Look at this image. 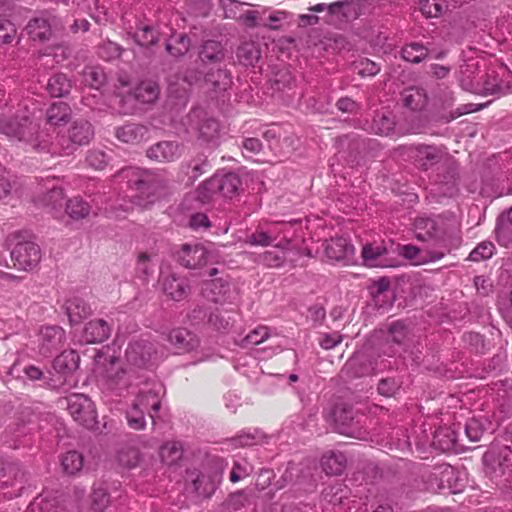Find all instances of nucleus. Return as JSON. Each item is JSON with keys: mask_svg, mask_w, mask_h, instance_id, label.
Here are the masks:
<instances>
[{"mask_svg": "<svg viewBox=\"0 0 512 512\" xmlns=\"http://www.w3.org/2000/svg\"><path fill=\"white\" fill-rule=\"evenodd\" d=\"M414 233L417 240L430 242L434 247L427 250L430 261L442 259L461 243L460 225L454 217H418L414 222Z\"/></svg>", "mask_w": 512, "mask_h": 512, "instance_id": "f257e3e1", "label": "nucleus"}, {"mask_svg": "<svg viewBox=\"0 0 512 512\" xmlns=\"http://www.w3.org/2000/svg\"><path fill=\"white\" fill-rule=\"evenodd\" d=\"M118 177L127 180L128 186L137 192L132 196L133 202L142 208L148 207L168 192V181L151 171L127 167L119 172Z\"/></svg>", "mask_w": 512, "mask_h": 512, "instance_id": "f03ea898", "label": "nucleus"}, {"mask_svg": "<svg viewBox=\"0 0 512 512\" xmlns=\"http://www.w3.org/2000/svg\"><path fill=\"white\" fill-rule=\"evenodd\" d=\"M94 138V127L86 119L74 120L65 131L55 136L46 135L45 153L51 156H70L82 146L88 145Z\"/></svg>", "mask_w": 512, "mask_h": 512, "instance_id": "7ed1b4c3", "label": "nucleus"}, {"mask_svg": "<svg viewBox=\"0 0 512 512\" xmlns=\"http://www.w3.org/2000/svg\"><path fill=\"white\" fill-rule=\"evenodd\" d=\"M0 133L11 139L25 142L37 152L45 153L47 133L39 130V125L29 114L1 118Z\"/></svg>", "mask_w": 512, "mask_h": 512, "instance_id": "20e7f679", "label": "nucleus"}, {"mask_svg": "<svg viewBox=\"0 0 512 512\" xmlns=\"http://www.w3.org/2000/svg\"><path fill=\"white\" fill-rule=\"evenodd\" d=\"M80 356L74 350L63 351L53 361L55 374L50 377L46 384L52 389L71 387L74 372L78 369Z\"/></svg>", "mask_w": 512, "mask_h": 512, "instance_id": "39448f33", "label": "nucleus"}, {"mask_svg": "<svg viewBox=\"0 0 512 512\" xmlns=\"http://www.w3.org/2000/svg\"><path fill=\"white\" fill-rule=\"evenodd\" d=\"M461 82L466 90L478 94L492 95L499 98L512 93V75L509 73L499 78L497 74L492 72L481 76L477 83L471 81L466 84L464 80H461Z\"/></svg>", "mask_w": 512, "mask_h": 512, "instance_id": "423d86ee", "label": "nucleus"}, {"mask_svg": "<svg viewBox=\"0 0 512 512\" xmlns=\"http://www.w3.org/2000/svg\"><path fill=\"white\" fill-rule=\"evenodd\" d=\"M485 473L492 480L499 479L512 471V448L492 447L483 455Z\"/></svg>", "mask_w": 512, "mask_h": 512, "instance_id": "0eeeda50", "label": "nucleus"}, {"mask_svg": "<svg viewBox=\"0 0 512 512\" xmlns=\"http://www.w3.org/2000/svg\"><path fill=\"white\" fill-rule=\"evenodd\" d=\"M66 407L73 419L85 428L91 429L97 423L94 403L84 394H72L66 398Z\"/></svg>", "mask_w": 512, "mask_h": 512, "instance_id": "6e6552de", "label": "nucleus"}, {"mask_svg": "<svg viewBox=\"0 0 512 512\" xmlns=\"http://www.w3.org/2000/svg\"><path fill=\"white\" fill-rule=\"evenodd\" d=\"M399 151L413 159L422 170H428L438 164L445 156L443 149L434 145H405L400 146Z\"/></svg>", "mask_w": 512, "mask_h": 512, "instance_id": "1a4fd4ad", "label": "nucleus"}, {"mask_svg": "<svg viewBox=\"0 0 512 512\" xmlns=\"http://www.w3.org/2000/svg\"><path fill=\"white\" fill-rule=\"evenodd\" d=\"M334 426L340 434L364 440L367 432L360 425V419L356 417L351 407L337 406L333 411Z\"/></svg>", "mask_w": 512, "mask_h": 512, "instance_id": "9d476101", "label": "nucleus"}, {"mask_svg": "<svg viewBox=\"0 0 512 512\" xmlns=\"http://www.w3.org/2000/svg\"><path fill=\"white\" fill-rule=\"evenodd\" d=\"M10 255L14 267L22 271L36 268L42 257L39 245L33 241H18Z\"/></svg>", "mask_w": 512, "mask_h": 512, "instance_id": "9b49d317", "label": "nucleus"}, {"mask_svg": "<svg viewBox=\"0 0 512 512\" xmlns=\"http://www.w3.org/2000/svg\"><path fill=\"white\" fill-rule=\"evenodd\" d=\"M59 27V20L56 16L42 12L29 20L26 25V31L33 41L46 42L49 41Z\"/></svg>", "mask_w": 512, "mask_h": 512, "instance_id": "f8f14e48", "label": "nucleus"}, {"mask_svg": "<svg viewBox=\"0 0 512 512\" xmlns=\"http://www.w3.org/2000/svg\"><path fill=\"white\" fill-rule=\"evenodd\" d=\"M66 341L65 330L60 326L42 327L38 335V350L43 356H49L60 350Z\"/></svg>", "mask_w": 512, "mask_h": 512, "instance_id": "ddd939ff", "label": "nucleus"}, {"mask_svg": "<svg viewBox=\"0 0 512 512\" xmlns=\"http://www.w3.org/2000/svg\"><path fill=\"white\" fill-rule=\"evenodd\" d=\"M25 473L16 462L3 461L0 465V489L16 488L9 497H17L24 488Z\"/></svg>", "mask_w": 512, "mask_h": 512, "instance_id": "4468645a", "label": "nucleus"}, {"mask_svg": "<svg viewBox=\"0 0 512 512\" xmlns=\"http://www.w3.org/2000/svg\"><path fill=\"white\" fill-rule=\"evenodd\" d=\"M208 251L202 244H184L177 252L178 262L188 269H198L208 262Z\"/></svg>", "mask_w": 512, "mask_h": 512, "instance_id": "2eb2a0df", "label": "nucleus"}, {"mask_svg": "<svg viewBox=\"0 0 512 512\" xmlns=\"http://www.w3.org/2000/svg\"><path fill=\"white\" fill-rule=\"evenodd\" d=\"M155 354L154 345L145 340L130 343L125 352L128 364L137 368L146 367Z\"/></svg>", "mask_w": 512, "mask_h": 512, "instance_id": "dca6fc26", "label": "nucleus"}, {"mask_svg": "<svg viewBox=\"0 0 512 512\" xmlns=\"http://www.w3.org/2000/svg\"><path fill=\"white\" fill-rule=\"evenodd\" d=\"M374 371V362L361 352L354 353L341 370L342 374L349 379L369 376L372 375Z\"/></svg>", "mask_w": 512, "mask_h": 512, "instance_id": "f3484780", "label": "nucleus"}, {"mask_svg": "<svg viewBox=\"0 0 512 512\" xmlns=\"http://www.w3.org/2000/svg\"><path fill=\"white\" fill-rule=\"evenodd\" d=\"M161 285L164 294L174 301H181L190 293L188 279L174 273L163 275Z\"/></svg>", "mask_w": 512, "mask_h": 512, "instance_id": "a211bd4d", "label": "nucleus"}, {"mask_svg": "<svg viewBox=\"0 0 512 512\" xmlns=\"http://www.w3.org/2000/svg\"><path fill=\"white\" fill-rule=\"evenodd\" d=\"M212 188H217L219 196L233 198L239 195L242 181L238 174L229 172L223 175L216 174L210 178Z\"/></svg>", "mask_w": 512, "mask_h": 512, "instance_id": "6ab92c4d", "label": "nucleus"}, {"mask_svg": "<svg viewBox=\"0 0 512 512\" xmlns=\"http://www.w3.org/2000/svg\"><path fill=\"white\" fill-rule=\"evenodd\" d=\"M204 294L208 300L214 303H225L235 298L231 283L222 278L213 279L208 282Z\"/></svg>", "mask_w": 512, "mask_h": 512, "instance_id": "aec40b11", "label": "nucleus"}, {"mask_svg": "<svg viewBox=\"0 0 512 512\" xmlns=\"http://www.w3.org/2000/svg\"><path fill=\"white\" fill-rule=\"evenodd\" d=\"M355 248L344 237H336L326 241L325 254L335 261H351L354 256Z\"/></svg>", "mask_w": 512, "mask_h": 512, "instance_id": "412c9836", "label": "nucleus"}, {"mask_svg": "<svg viewBox=\"0 0 512 512\" xmlns=\"http://www.w3.org/2000/svg\"><path fill=\"white\" fill-rule=\"evenodd\" d=\"M146 155L158 162H172L180 157L181 147L175 141H161L152 145L147 150Z\"/></svg>", "mask_w": 512, "mask_h": 512, "instance_id": "4be33fe9", "label": "nucleus"}, {"mask_svg": "<svg viewBox=\"0 0 512 512\" xmlns=\"http://www.w3.org/2000/svg\"><path fill=\"white\" fill-rule=\"evenodd\" d=\"M167 340L179 353L194 350L199 345L198 337L186 328H175L167 334Z\"/></svg>", "mask_w": 512, "mask_h": 512, "instance_id": "5701e85b", "label": "nucleus"}, {"mask_svg": "<svg viewBox=\"0 0 512 512\" xmlns=\"http://www.w3.org/2000/svg\"><path fill=\"white\" fill-rule=\"evenodd\" d=\"M204 81L215 94H222L233 85L232 74L226 68L209 70L204 75Z\"/></svg>", "mask_w": 512, "mask_h": 512, "instance_id": "b1692460", "label": "nucleus"}, {"mask_svg": "<svg viewBox=\"0 0 512 512\" xmlns=\"http://www.w3.org/2000/svg\"><path fill=\"white\" fill-rule=\"evenodd\" d=\"M111 329L103 319L91 320L85 325L82 340L87 344L101 343L109 338Z\"/></svg>", "mask_w": 512, "mask_h": 512, "instance_id": "393cba45", "label": "nucleus"}, {"mask_svg": "<svg viewBox=\"0 0 512 512\" xmlns=\"http://www.w3.org/2000/svg\"><path fill=\"white\" fill-rule=\"evenodd\" d=\"M198 58L203 65L217 64L224 60L225 51L219 41L207 40L200 46Z\"/></svg>", "mask_w": 512, "mask_h": 512, "instance_id": "a878e982", "label": "nucleus"}, {"mask_svg": "<svg viewBox=\"0 0 512 512\" xmlns=\"http://www.w3.org/2000/svg\"><path fill=\"white\" fill-rule=\"evenodd\" d=\"M148 133V128L142 124L129 123L116 130V137L123 143L138 144L143 141Z\"/></svg>", "mask_w": 512, "mask_h": 512, "instance_id": "bb28decb", "label": "nucleus"}, {"mask_svg": "<svg viewBox=\"0 0 512 512\" xmlns=\"http://www.w3.org/2000/svg\"><path fill=\"white\" fill-rule=\"evenodd\" d=\"M66 312L70 323L74 325L89 317L92 309L85 300L74 297L66 302Z\"/></svg>", "mask_w": 512, "mask_h": 512, "instance_id": "cd10ccee", "label": "nucleus"}, {"mask_svg": "<svg viewBox=\"0 0 512 512\" xmlns=\"http://www.w3.org/2000/svg\"><path fill=\"white\" fill-rule=\"evenodd\" d=\"M71 114V107L67 103L54 102L46 110V121L50 125L60 126L69 121Z\"/></svg>", "mask_w": 512, "mask_h": 512, "instance_id": "c85d7f7f", "label": "nucleus"}, {"mask_svg": "<svg viewBox=\"0 0 512 512\" xmlns=\"http://www.w3.org/2000/svg\"><path fill=\"white\" fill-rule=\"evenodd\" d=\"M347 464V458L342 452H329L321 459V466L327 475H340Z\"/></svg>", "mask_w": 512, "mask_h": 512, "instance_id": "c756f323", "label": "nucleus"}, {"mask_svg": "<svg viewBox=\"0 0 512 512\" xmlns=\"http://www.w3.org/2000/svg\"><path fill=\"white\" fill-rule=\"evenodd\" d=\"M190 476L193 489L199 497L209 498L215 492L216 483L211 476L197 472H191Z\"/></svg>", "mask_w": 512, "mask_h": 512, "instance_id": "7c9ffc66", "label": "nucleus"}, {"mask_svg": "<svg viewBox=\"0 0 512 512\" xmlns=\"http://www.w3.org/2000/svg\"><path fill=\"white\" fill-rule=\"evenodd\" d=\"M236 56L240 64L254 66L261 57V51L257 43L249 41L238 47Z\"/></svg>", "mask_w": 512, "mask_h": 512, "instance_id": "2f4dec72", "label": "nucleus"}, {"mask_svg": "<svg viewBox=\"0 0 512 512\" xmlns=\"http://www.w3.org/2000/svg\"><path fill=\"white\" fill-rule=\"evenodd\" d=\"M386 253L387 248L382 244H366L362 249L363 262L370 267L385 266L381 258Z\"/></svg>", "mask_w": 512, "mask_h": 512, "instance_id": "473e14b6", "label": "nucleus"}, {"mask_svg": "<svg viewBox=\"0 0 512 512\" xmlns=\"http://www.w3.org/2000/svg\"><path fill=\"white\" fill-rule=\"evenodd\" d=\"M191 41L190 38L184 34H173L166 43L167 52L173 57H182L190 49Z\"/></svg>", "mask_w": 512, "mask_h": 512, "instance_id": "72a5a7b5", "label": "nucleus"}, {"mask_svg": "<svg viewBox=\"0 0 512 512\" xmlns=\"http://www.w3.org/2000/svg\"><path fill=\"white\" fill-rule=\"evenodd\" d=\"M453 470L450 466L434 468L426 478L427 488L432 491H438L445 488V482L449 481V476Z\"/></svg>", "mask_w": 512, "mask_h": 512, "instance_id": "f704fd0d", "label": "nucleus"}, {"mask_svg": "<svg viewBox=\"0 0 512 512\" xmlns=\"http://www.w3.org/2000/svg\"><path fill=\"white\" fill-rule=\"evenodd\" d=\"M395 124L394 116L390 112H381L374 116L371 129L378 135L388 136L394 132Z\"/></svg>", "mask_w": 512, "mask_h": 512, "instance_id": "c9c22d12", "label": "nucleus"}, {"mask_svg": "<svg viewBox=\"0 0 512 512\" xmlns=\"http://www.w3.org/2000/svg\"><path fill=\"white\" fill-rule=\"evenodd\" d=\"M158 96L159 87L152 81H143L134 90L135 99L144 104L155 102Z\"/></svg>", "mask_w": 512, "mask_h": 512, "instance_id": "e433bc0d", "label": "nucleus"}, {"mask_svg": "<svg viewBox=\"0 0 512 512\" xmlns=\"http://www.w3.org/2000/svg\"><path fill=\"white\" fill-rule=\"evenodd\" d=\"M495 401L505 414L512 413V386L507 381L495 385Z\"/></svg>", "mask_w": 512, "mask_h": 512, "instance_id": "4c0bfd02", "label": "nucleus"}, {"mask_svg": "<svg viewBox=\"0 0 512 512\" xmlns=\"http://www.w3.org/2000/svg\"><path fill=\"white\" fill-rule=\"evenodd\" d=\"M71 82L65 74L53 75L47 84V91L52 97H64L70 92Z\"/></svg>", "mask_w": 512, "mask_h": 512, "instance_id": "58836bf2", "label": "nucleus"}, {"mask_svg": "<svg viewBox=\"0 0 512 512\" xmlns=\"http://www.w3.org/2000/svg\"><path fill=\"white\" fill-rule=\"evenodd\" d=\"M135 403L147 412L153 411V413L150 414L153 420L154 414L158 413L161 406L160 398L158 394L153 390L141 392L137 396Z\"/></svg>", "mask_w": 512, "mask_h": 512, "instance_id": "ea45409f", "label": "nucleus"}, {"mask_svg": "<svg viewBox=\"0 0 512 512\" xmlns=\"http://www.w3.org/2000/svg\"><path fill=\"white\" fill-rule=\"evenodd\" d=\"M220 125L214 118L204 119L198 127V137L204 142H214L219 138Z\"/></svg>", "mask_w": 512, "mask_h": 512, "instance_id": "a19ab883", "label": "nucleus"}, {"mask_svg": "<svg viewBox=\"0 0 512 512\" xmlns=\"http://www.w3.org/2000/svg\"><path fill=\"white\" fill-rule=\"evenodd\" d=\"M91 207L89 203L80 197H74L66 203V213L72 219L79 220L87 217L90 213Z\"/></svg>", "mask_w": 512, "mask_h": 512, "instance_id": "79ce46f5", "label": "nucleus"}, {"mask_svg": "<svg viewBox=\"0 0 512 512\" xmlns=\"http://www.w3.org/2000/svg\"><path fill=\"white\" fill-rule=\"evenodd\" d=\"M82 76L85 85L91 88L99 89L106 82V74L98 66L85 67Z\"/></svg>", "mask_w": 512, "mask_h": 512, "instance_id": "37998d69", "label": "nucleus"}, {"mask_svg": "<svg viewBox=\"0 0 512 512\" xmlns=\"http://www.w3.org/2000/svg\"><path fill=\"white\" fill-rule=\"evenodd\" d=\"M91 499L92 507L96 511H103L109 505L110 495L105 483L94 484Z\"/></svg>", "mask_w": 512, "mask_h": 512, "instance_id": "c03bdc74", "label": "nucleus"}, {"mask_svg": "<svg viewBox=\"0 0 512 512\" xmlns=\"http://www.w3.org/2000/svg\"><path fill=\"white\" fill-rule=\"evenodd\" d=\"M117 459L121 466L131 469L138 466L141 461V454L137 448L126 446L119 450Z\"/></svg>", "mask_w": 512, "mask_h": 512, "instance_id": "a18cd8bd", "label": "nucleus"}, {"mask_svg": "<svg viewBox=\"0 0 512 512\" xmlns=\"http://www.w3.org/2000/svg\"><path fill=\"white\" fill-rule=\"evenodd\" d=\"M183 455V447L180 442L172 441L164 444L160 449V456L166 464H174Z\"/></svg>", "mask_w": 512, "mask_h": 512, "instance_id": "49530a36", "label": "nucleus"}, {"mask_svg": "<svg viewBox=\"0 0 512 512\" xmlns=\"http://www.w3.org/2000/svg\"><path fill=\"white\" fill-rule=\"evenodd\" d=\"M61 465L65 473L74 475L83 467V456L77 451H69L62 457Z\"/></svg>", "mask_w": 512, "mask_h": 512, "instance_id": "de8ad7c7", "label": "nucleus"}, {"mask_svg": "<svg viewBox=\"0 0 512 512\" xmlns=\"http://www.w3.org/2000/svg\"><path fill=\"white\" fill-rule=\"evenodd\" d=\"M428 54L427 48L419 43H411L402 49V57L411 63H419L426 58Z\"/></svg>", "mask_w": 512, "mask_h": 512, "instance_id": "09e8293b", "label": "nucleus"}, {"mask_svg": "<svg viewBox=\"0 0 512 512\" xmlns=\"http://www.w3.org/2000/svg\"><path fill=\"white\" fill-rule=\"evenodd\" d=\"M133 39L138 45L148 47L158 42V32L151 26H143L133 34Z\"/></svg>", "mask_w": 512, "mask_h": 512, "instance_id": "8fccbe9b", "label": "nucleus"}, {"mask_svg": "<svg viewBox=\"0 0 512 512\" xmlns=\"http://www.w3.org/2000/svg\"><path fill=\"white\" fill-rule=\"evenodd\" d=\"M445 0H420L419 8L427 18L440 16L446 8Z\"/></svg>", "mask_w": 512, "mask_h": 512, "instance_id": "3c124183", "label": "nucleus"}, {"mask_svg": "<svg viewBox=\"0 0 512 512\" xmlns=\"http://www.w3.org/2000/svg\"><path fill=\"white\" fill-rule=\"evenodd\" d=\"M508 224L512 225V207L502 214L495 230L497 240L505 246L510 242Z\"/></svg>", "mask_w": 512, "mask_h": 512, "instance_id": "603ef678", "label": "nucleus"}, {"mask_svg": "<svg viewBox=\"0 0 512 512\" xmlns=\"http://www.w3.org/2000/svg\"><path fill=\"white\" fill-rule=\"evenodd\" d=\"M387 342L401 345L405 342L408 331L401 321H395L388 325Z\"/></svg>", "mask_w": 512, "mask_h": 512, "instance_id": "864d4df0", "label": "nucleus"}, {"mask_svg": "<svg viewBox=\"0 0 512 512\" xmlns=\"http://www.w3.org/2000/svg\"><path fill=\"white\" fill-rule=\"evenodd\" d=\"M270 336L269 328L267 326L260 325L249 332L240 343L242 347H248L250 345H258L264 342Z\"/></svg>", "mask_w": 512, "mask_h": 512, "instance_id": "5fc2aeb1", "label": "nucleus"}, {"mask_svg": "<svg viewBox=\"0 0 512 512\" xmlns=\"http://www.w3.org/2000/svg\"><path fill=\"white\" fill-rule=\"evenodd\" d=\"M123 48L110 40L103 41L98 46V55L106 61L117 59L121 56Z\"/></svg>", "mask_w": 512, "mask_h": 512, "instance_id": "6e6d98bb", "label": "nucleus"}, {"mask_svg": "<svg viewBox=\"0 0 512 512\" xmlns=\"http://www.w3.org/2000/svg\"><path fill=\"white\" fill-rule=\"evenodd\" d=\"M145 410L142 409L136 403L133 404L132 408L127 412V421L130 428L134 430H141L145 427Z\"/></svg>", "mask_w": 512, "mask_h": 512, "instance_id": "4d7b16f0", "label": "nucleus"}, {"mask_svg": "<svg viewBox=\"0 0 512 512\" xmlns=\"http://www.w3.org/2000/svg\"><path fill=\"white\" fill-rule=\"evenodd\" d=\"M250 504V495L246 490H239L229 495L226 500L228 509L238 511Z\"/></svg>", "mask_w": 512, "mask_h": 512, "instance_id": "13d9d810", "label": "nucleus"}, {"mask_svg": "<svg viewBox=\"0 0 512 512\" xmlns=\"http://www.w3.org/2000/svg\"><path fill=\"white\" fill-rule=\"evenodd\" d=\"M41 201L45 206L51 207L52 209H56L57 207L62 206L64 201L63 189L56 186L51 187L43 195Z\"/></svg>", "mask_w": 512, "mask_h": 512, "instance_id": "bf43d9fd", "label": "nucleus"}, {"mask_svg": "<svg viewBox=\"0 0 512 512\" xmlns=\"http://www.w3.org/2000/svg\"><path fill=\"white\" fill-rule=\"evenodd\" d=\"M403 101L404 105L412 110L420 109L425 103L424 96L420 90L414 88L405 91Z\"/></svg>", "mask_w": 512, "mask_h": 512, "instance_id": "052dcab7", "label": "nucleus"}, {"mask_svg": "<svg viewBox=\"0 0 512 512\" xmlns=\"http://www.w3.org/2000/svg\"><path fill=\"white\" fill-rule=\"evenodd\" d=\"M259 258L264 265L271 268L281 267L285 261L284 252L278 250L265 251L259 256Z\"/></svg>", "mask_w": 512, "mask_h": 512, "instance_id": "680f3d73", "label": "nucleus"}, {"mask_svg": "<svg viewBox=\"0 0 512 512\" xmlns=\"http://www.w3.org/2000/svg\"><path fill=\"white\" fill-rule=\"evenodd\" d=\"M494 245L491 242L480 243L472 252L469 254L471 261H480L489 259L494 254Z\"/></svg>", "mask_w": 512, "mask_h": 512, "instance_id": "e2e57ef3", "label": "nucleus"}, {"mask_svg": "<svg viewBox=\"0 0 512 512\" xmlns=\"http://www.w3.org/2000/svg\"><path fill=\"white\" fill-rule=\"evenodd\" d=\"M210 178L203 182L196 190V198L203 204L209 203L218 194L217 188H212Z\"/></svg>", "mask_w": 512, "mask_h": 512, "instance_id": "0e129e2a", "label": "nucleus"}, {"mask_svg": "<svg viewBox=\"0 0 512 512\" xmlns=\"http://www.w3.org/2000/svg\"><path fill=\"white\" fill-rule=\"evenodd\" d=\"M484 431L485 429L482 423L475 418L468 420L465 425V433L472 442L479 441Z\"/></svg>", "mask_w": 512, "mask_h": 512, "instance_id": "69168bd1", "label": "nucleus"}, {"mask_svg": "<svg viewBox=\"0 0 512 512\" xmlns=\"http://www.w3.org/2000/svg\"><path fill=\"white\" fill-rule=\"evenodd\" d=\"M16 34L15 25L8 19H0V44L10 43Z\"/></svg>", "mask_w": 512, "mask_h": 512, "instance_id": "338daca9", "label": "nucleus"}, {"mask_svg": "<svg viewBox=\"0 0 512 512\" xmlns=\"http://www.w3.org/2000/svg\"><path fill=\"white\" fill-rule=\"evenodd\" d=\"M204 78L202 71L195 67H188L181 72L179 79L186 83L189 87L199 83Z\"/></svg>", "mask_w": 512, "mask_h": 512, "instance_id": "774afa93", "label": "nucleus"}]
</instances>
